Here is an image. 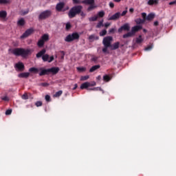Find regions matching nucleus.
<instances>
[{
  "mask_svg": "<svg viewBox=\"0 0 176 176\" xmlns=\"http://www.w3.org/2000/svg\"><path fill=\"white\" fill-rule=\"evenodd\" d=\"M9 52H11V53L14 56H21V57H23V58H25V57H28L29 54H31L32 53L31 52V50H25L24 48H14L12 50L10 49Z\"/></svg>",
  "mask_w": 176,
  "mask_h": 176,
  "instance_id": "nucleus-1",
  "label": "nucleus"
},
{
  "mask_svg": "<svg viewBox=\"0 0 176 176\" xmlns=\"http://www.w3.org/2000/svg\"><path fill=\"white\" fill-rule=\"evenodd\" d=\"M82 9L83 6H75L72 7L68 13L69 19H74V17H75L76 14H80Z\"/></svg>",
  "mask_w": 176,
  "mask_h": 176,
  "instance_id": "nucleus-2",
  "label": "nucleus"
},
{
  "mask_svg": "<svg viewBox=\"0 0 176 176\" xmlns=\"http://www.w3.org/2000/svg\"><path fill=\"white\" fill-rule=\"evenodd\" d=\"M79 38H80V36L79 35V34L78 32H74V33H72V34H70L67 35L65 38V41L73 42V41H78Z\"/></svg>",
  "mask_w": 176,
  "mask_h": 176,
  "instance_id": "nucleus-3",
  "label": "nucleus"
},
{
  "mask_svg": "<svg viewBox=\"0 0 176 176\" xmlns=\"http://www.w3.org/2000/svg\"><path fill=\"white\" fill-rule=\"evenodd\" d=\"M52 16V11L50 10H45L38 15V20H46Z\"/></svg>",
  "mask_w": 176,
  "mask_h": 176,
  "instance_id": "nucleus-4",
  "label": "nucleus"
},
{
  "mask_svg": "<svg viewBox=\"0 0 176 176\" xmlns=\"http://www.w3.org/2000/svg\"><path fill=\"white\" fill-rule=\"evenodd\" d=\"M49 41V34H45L41 36V38L37 42V46L38 47H43L45 46V42Z\"/></svg>",
  "mask_w": 176,
  "mask_h": 176,
  "instance_id": "nucleus-5",
  "label": "nucleus"
},
{
  "mask_svg": "<svg viewBox=\"0 0 176 176\" xmlns=\"http://www.w3.org/2000/svg\"><path fill=\"white\" fill-rule=\"evenodd\" d=\"M82 3L85 5H90L87 8V12H91V10H94L96 8V5L94 4V0H83Z\"/></svg>",
  "mask_w": 176,
  "mask_h": 176,
  "instance_id": "nucleus-6",
  "label": "nucleus"
},
{
  "mask_svg": "<svg viewBox=\"0 0 176 176\" xmlns=\"http://www.w3.org/2000/svg\"><path fill=\"white\" fill-rule=\"evenodd\" d=\"M113 38L111 36H107L103 38L102 43L105 47H111L112 45L111 44Z\"/></svg>",
  "mask_w": 176,
  "mask_h": 176,
  "instance_id": "nucleus-7",
  "label": "nucleus"
},
{
  "mask_svg": "<svg viewBox=\"0 0 176 176\" xmlns=\"http://www.w3.org/2000/svg\"><path fill=\"white\" fill-rule=\"evenodd\" d=\"M65 6V3L64 2H60L56 4V10L57 12H65V10H68V7L67 9H64V7Z\"/></svg>",
  "mask_w": 176,
  "mask_h": 176,
  "instance_id": "nucleus-8",
  "label": "nucleus"
},
{
  "mask_svg": "<svg viewBox=\"0 0 176 176\" xmlns=\"http://www.w3.org/2000/svg\"><path fill=\"white\" fill-rule=\"evenodd\" d=\"M142 19H144L145 21H151V20H153V19H155V14L150 13L148 14V16H146V13L142 12Z\"/></svg>",
  "mask_w": 176,
  "mask_h": 176,
  "instance_id": "nucleus-9",
  "label": "nucleus"
},
{
  "mask_svg": "<svg viewBox=\"0 0 176 176\" xmlns=\"http://www.w3.org/2000/svg\"><path fill=\"white\" fill-rule=\"evenodd\" d=\"M34 32V29L30 28L28 29L21 36V39H25V38H28L31 34Z\"/></svg>",
  "mask_w": 176,
  "mask_h": 176,
  "instance_id": "nucleus-10",
  "label": "nucleus"
},
{
  "mask_svg": "<svg viewBox=\"0 0 176 176\" xmlns=\"http://www.w3.org/2000/svg\"><path fill=\"white\" fill-rule=\"evenodd\" d=\"M122 31H130V25L125 23L118 29V32H122Z\"/></svg>",
  "mask_w": 176,
  "mask_h": 176,
  "instance_id": "nucleus-11",
  "label": "nucleus"
},
{
  "mask_svg": "<svg viewBox=\"0 0 176 176\" xmlns=\"http://www.w3.org/2000/svg\"><path fill=\"white\" fill-rule=\"evenodd\" d=\"M14 67L16 68V71H24V68H25L24 63L21 62H19L15 65Z\"/></svg>",
  "mask_w": 176,
  "mask_h": 176,
  "instance_id": "nucleus-12",
  "label": "nucleus"
},
{
  "mask_svg": "<svg viewBox=\"0 0 176 176\" xmlns=\"http://www.w3.org/2000/svg\"><path fill=\"white\" fill-rule=\"evenodd\" d=\"M49 69L50 74H52V75H56V74H58V72L60 71L59 67H52Z\"/></svg>",
  "mask_w": 176,
  "mask_h": 176,
  "instance_id": "nucleus-13",
  "label": "nucleus"
},
{
  "mask_svg": "<svg viewBox=\"0 0 176 176\" xmlns=\"http://www.w3.org/2000/svg\"><path fill=\"white\" fill-rule=\"evenodd\" d=\"M140 30H142V25H135L132 28L131 32L134 35V34H135V32H138V31H140Z\"/></svg>",
  "mask_w": 176,
  "mask_h": 176,
  "instance_id": "nucleus-14",
  "label": "nucleus"
},
{
  "mask_svg": "<svg viewBox=\"0 0 176 176\" xmlns=\"http://www.w3.org/2000/svg\"><path fill=\"white\" fill-rule=\"evenodd\" d=\"M91 85V83H90L89 82H85L80 85V89H81V90H83L85 89H87V88L90 87Z\"/></svg>",
  "mask_w": 176,
  "mask_h": 176,
  "instance_id": "nucleus-15",
  "label": "nucleus"
},
{
  "mask_svg": "<svg viewBox=\"0 0 176 176\" xmlns=\"http://www.w3.org/2000/svg\"><path fill=\"white\" fill-rule=\"evenodd\" d=\"M45 53H46V50L43 49L41 51L36 54V57H37V58H41V57H43V56H45Z\"/></svg>",
  "mask_w": 176,
  "mask_h": 176,
  "instance_id": "nucleus-16",
  "label": "nucleus"
},
{
  "mask_svg": "<svg viewBox=\"0 0 176 176\" xmlns=\"http://www.w3.org/2000/svg\"><path fill=\"white\" fill-rule=\"evenodd\" d=\"M120 18V12H117L112 15L109 20H118V19Z\"/></svg>",
  "mask_w": 176,
  "mask_h": 176,
  "instance_id": "nucleus-17",
  "label": "nucleus"
},
{
  "mask_svg": "<svg viewBox=\"0 0 176 176\" xmlns=\"http://www.w3.org/2000/svg\"><path fill=\"white\" fill-rule=\"evenodd\" d=\"M89 39L90 42H94V41H98L100 39V37H98V36L91 34L89 36Z\"/></svg>",
  "mask_w": 176,
  "mask_h": 176,
  "instance_id": "nucleus-18",
  "label": "nucleus"
},
{
  "mask_svg": "<svg viewBox=\"0 0 176 176\" xmlns=\"http://www.w3.org/2000/svg\"><path fill=\"white\" fill-rule=\"evenodd\" d=\"M8 16V12L5 10L0 11V19H5Z\"/></svg>",
  "mask_w": 176,
  "mask_h": 176,
  "instance_id": "nucleus-19",
  "label": "nucleus"
},
{
  "mask_svg": "<svg viewBox=\"0 0 176 176\" xmlns=\"http://www.w3.org/2000/svg\"><path fill=\"white\" fill-rule=\"evenodd\" d=\"M50 72H49V69H44L43 70H41V72L39 73V76H43L45 75H49Z\"/></svg>",
  "mask_w": 176,
  "mask_h": 176,
  "instance_id": "nucleus-20",
  "label": "nucleus"
},
{
  "mask_svg": "<svg viewBox=\"0 0 176 176\" xmlns=\"http://www.w3.org/2000/svg\"><path fill=\"white\" fill-rule=\"evenodd\" d=\"M101 66L100 65H96L91 67L89 69V72H94V71H97V69H100Z\"/></svg>",
  "mask_w": 176,
  "mask_h": 176,
  "instance_id": "nucleus-21",
  "label": "nucleus"
},
{
  "mask_svg": "<svg viewBox=\"0 0 176 176\" xmlns=\"http://www.w3.org/2000/svg\"><path fill=\"white\" fill-rule=\"evenodd\" d=\"M119 45H120V43L119 42H116L113 43L110 47H111V50H116L117 49H119Z\"/></svg>",
  "mask_w": 176,
  "mask_h": 176,
  "instance_id": "nucleus-22",
  "label": "nucleus"
},
{
  "mask_svg": "<svg viewBox=\"0 0 176 176\" xmlns=\"http://www.w3.org/2000/svg\"><path fill=\"white\" fill-rule=\"evenodd\" d=\"M135 42L138 45L144 42V38H142V36L140 35L138 37L136 38Z\"/></svg>",
  "mask_w": 176,
  "mask_h": 176,
  "instance_id": "nucleus-23",
  "label": "nucleus"
},
{
  "mask_svg": "<svg viewBox=\"0 0 176 176\" xmlns=\"http://www.w3.org/2000/svg\"><path fill=\"white\" fill-rule=\"evenodd\" d=\"M145 21H145L144 18H143V19L139 18V19H135L136 24H144L145 23Z\"/></svg>",
  "mask_w": 176,
  "mask_h": 176,
  "instance_id": "nucleus-24",
  "label": "nucleus"
},
{
  "mask_svg": "<svg viewBox=\"0 0 176 176\" xmlns=\"http://www.w3.org/2000/svg\"><path fill=\"white\" fill-rule=\"evenodd\" d=\"M30 76V73L25 72V73H21L19 74V78H28Z\"/></svg>",
  "mask_w": 176,
  "mask_h": 176,
  "instance_id": "nucleus-25",
  "label": "nucleus"
},
{
  "mask_svg": "<svg viewBox=\"0 0 176 176\" xmlns=\"http://www.w3.org/2000/svg\"><path fill=\"white\" fill-rule=\"evenodd\" d=\"M147 3L150 6H152V5H157V3H159V1H157V0H148Z\"/></svg>",
  "mask_w": 176,
  "mask_h": 176,
  "instance_id": "nucleus-26",
  "label": "nucleus"
},
{
  "mask_svg": "<svg viewBox=\"0 0 176 176\" xmlns=\"http://www.w3.org/2000/svg\"><path fill=\"white\" fill-rule=\"evenodd\" d=\"M25 24V21L23 18L19 19L17 22V25H20L21 27H23V25H24Z\"/></svg>",
  "mask_w": 176,
  "mask_h": 176,
  "instance_id": "nucleus-27",
  "label": "nucleus"
},
{
  "mask_svg": "<svg viewBox=\"0 0 176 176\" xmlns=\"http://www.w3.org/2000/svg\"><path fill=\"white\" fill-rule=\"evenodd\" d=\"M104 16H105V12H104L103 10L98 12L97 15H96L98 19V17L99 18H102V17H104Z\"/></svg>",
  "mask_w": 176,
  "mask_h": 176,
  "instance_id": "nucleus-28",
  "label": "nucleus"
},
{
  "mask_svg": "<svg viewBox=\"0 0 176 176\" xmlns=\"http://www.w3.org/2000/svg\"><path fill=\"white\" fill-rule=\"evenodd\" d=\"M133 35H134V34H133V32H128V33L124 34V35L122 36V38H130V37L133 36Z\"/></svg>",
  "mask_w": 176,
  "mask_h": 176,
  "instance_id": "nucleus-29",
  "label": "nucleus"
},
{
  "mask_svg": "<svg viewBox=\"0 0 176 176\" xmlns=\"http://www.w3.org/2000/svg\"><path fill=\"white\" fill-rule=\"evenodd\" d=\"M30 72H34V74H38L39 72V69L36 67H31L29 69Z\"/></svg>",
  "mask_w": 176,
  "mask_h": 176,
  "instance_id": "nucleus-30",
  "label": "nucleus"
},
{
  "mask_svg": "<svg viewBox=\"0 0 176 176\" xmlns=\"http://www.w3.org/2000/svg\"><path fill=\"white\" fill-rule=\"evenodd\" d=\"M103 80L104 82H109V80H111V76L107 74L104 75L103 76Z\"/></svg>",
  "mask_w": 176,
  "mask_h": 176,
  "instance_id": "nucleus-31",
  "label": "nucleus"
},
{
  "mask_svg": "<svg viewBox=\"0 0 176 176\" xmlns=\"http://www.w3.org/2000/svg\"><path fill=\"white\" fill-rule=\"evenodd\" d=\"M101 27H104V20L102 19L96 25V28H101Z\"/></svg>",
  "mask_w": 176,
  "mask_h": 176,
  "instance_id": "nucleus-32",
  "label": "nucleus"
},
{
  "mask_svg": "<svg viewBox=\"0 0 176 176\" xmlns=\"http://www.w3.org/2000/svg\"><path fill=\"white\" fill-rule=\"evenodd\" d=\"M42 59L44 62L49 61V54H45L42 56Z\"/></svg>",
  "mask_w": 176,
  "mask_h": 176,
  "instance_id": "nucleus-33",
  "label": "nucleus"
},
{
  "mask_svg": "<svg viewBox=\"0 0 176 176\" xmlns=\"http://www.w3.org/2000/svg\"><path fill=\"white\" fill-rule=\"evenodd\" d=\"M89 21H97V20H98V16H91L90 18H89Z\"/></svg>",
  "mask_w": 176,
  "mask_h": 176,
  "instance_id": "nucleus-34",
  "label": "nucleus"
},
{
  "mask_svg": "<svg viewBox=\"0 0 176 176\" xmlns=\"http://www.w3.org/2000/svg\"><path fill=\"white\" fill-rule=\"evenodd\" d=\"M72 2L74 5H78L80 3H83V1L81 0H72Z\"/></svg>",
  "mask_w": 176,
  "mask_h": 176,
  "instance_id": "nucleus-35",
  "label": "nucleus"
},
{
  "mask_svg": "<svg viewBox=\"0 0 176 176\" xmlns=\"http://www.w3.org/2000/svg\"><path fill=\"white\" fill-rule=\"evenodd\" d=\"M151 49H153V45H150L147 46V47L144 49V50H145L146 52H149V51H151Z\"/></svg>",
  "mask_w": 176,
  "mask_h": 176,
  "instance_id": "nucleus-36",
  "label": "nucleus"
},
{
  "mask_svg": "<svg viewBox=\"0 0 176 176\" xmlns=\"http://www.w3.org/2000/svg\"><path fill=\"white\" fill-rule=\"evenodd\" d=\"M77 71L78 72H86V67H77Z\"/></svg>",
  "mask_w": 176,
  "mask_h": 176,
  "instance_id": "nucleus-37",
  "label": "nucleus"
},
{
  "mask_svg": "<svg viewBox=\"0 0 176 176\" xmlns=\"http://www.w3.org/2000/svg\"><path fill=\"white\" fill-rule=\"evenodd\" d=\"M63 94V91H58L54 95V97H60Z\"/></svg>",
  "mask_w": 176,
  "mask_h": 176,
  "instance_id": "nucleus-38",
  "label": "nucleus"
},
{
  "mask_svg": "<svg viewBox=\"0 0 176 176\" xmlns=\"http://www.w3.org/2000/svg\"><path fill=\"white\" fill-rule=\"evenodd\" d=\"M107 34V30H103L100 32V36H105Z\"/></svg>",
  "mask_w": 176,
  "mask_h": 176,
  "instance_id": "nucleus-39",
  "label": "nucleus"
},
{
  "mask_svg": "<svg viewBox=\"0 0 176 176\" xmlns=\"http://www.w3.org/2000/svg\"><path fill=\"white\" fill-rule=\"evenodd\" d=\"M22 100H28V94L27 93H25L21 96Z\"/></svg>",
  "mask_w": 176,
  "mask_h": 176,
  "instance_id": "nucleus-40",
  "label": "nucleus"
},
{
  "mask_svg": "<svg viewBox=\"0 0 176 176\" xmlns=\"http://www.w3.org/2000/svg\"><path fill=\"white\" fill-rule=\"evenodd\" d=\"M40 85L43 86V87H47L50 86V84H49L47 82H42V83H41Z\"/></svg>",
  "mask_w": 176,
  "mask_h": 176,
  "instance_id": "nucleus-41",
  "label": "nucleus"
},
{
  "mask_svg": "<svg viewBox=\"0 0 176 176\" xmlns=\"http://www.w3.org/2000/svg\"><path fill=\"white\" fill-rule=\"evenodd\" d=\"M89 76H81L80 80H87V79H89Z\"/></svg>",
  "mask_w": 176,
  "mask_h": 176,
  "instance_id": "nucleus-42",
  "label": "nucleus"
},
{
  "mask_svg": "<svg viewBox=\"0 0 176 176\" xmlns=\"http://www.w3.org/2000/svg\"><path fill=\"white\" fill-rule=\"evenodd\" d=\"M35 105H36V107H42L43 103H42L41 101H37V102L35 103Z\"/></svg>",
  "mask_w": 176,
  "mask_h": 176,
  "instance_id": "nucleus-43",
  "label": "nucleus"
},
{
  "mask_svg": "<svg viewBox=\"0 0 176 176\" xmlns=\"http://www.w3.org/2000/svg\"><path fill=\"white\" fill-rule=\"evenodd\" d=\"M72 26L71 25V23H67L66 24L65 28H66V30L68 31V30H71V28H72Z\"/></svg>",
  "mask_w": 176,
  "mask_h": 176,
  "instance_id": "nucleus-44",
  "label": "nucleus"
},
{
  "mask_svg": "<svg viewBox=\"0 0 176 176\" xmlns=\"http://www.w3.org/2000/svg\"><path fill=\"white\" fill-rule=\"evenodd\" d=\"M29 12H30L29 10H25V11L22 10V11H21L22 16H25V14H28Z\"/></svg>",
  "mask_w": 176,
  "mask_h": 176,
  "instance_id": "nucleus-45",
  "label": "nucleus"
},
{
  "mask_svg": "<svg viewBox=\"0 0 176 176\" xmlns=\"http://www.w3.org/2000/svg\"><path fill=\"white\" fill-rule=\"evenodd\" d=\"M108 47H105L102 49V52L103 53H108Z\"/></svg>",
  "mask_w": 176,
  "mask_h": 176,
  "instance_id": "nucleus-46",
  "label": "nucleus"
},
{
  "mask_svg": "<svg viewBox=\"0 0 176 176\" xmlns=\"http://www.w3.org/2000/svg\"><path fill=\"white\" fill-rule=\"evenodd\" d=\"M6 115H12V109H8L6 111Z\"/></svg>",
  "mask_w": 176,
  "mask_h": 176,
  "instance_id": "nucleus-47",
  "label": "nucleus"
},
{
  "mask_svg": "<svg viewBox=\"0 0 176 176\" xmlns=\"http://www.w3.org/2000/svg\"><path fill=\"white\" fill-rule=\"evenodd\" d=\"M91 61H94V63H96L97 60H98V57L97 56H94L93 58H91Z\"/></svg>",
  "mask_w": 176,
  "mask_h": 176,
  "instance_id": "nucleus-48",
  "label": "nucleus"
},
{
  "mask_svg": "<svg viewBox=\"0 0 176 176\" xmlns=\"http://www.w3.org/2000/svg\"><path fill=\"white\" fill-rule=\"evenodd\" d=\"M45 100H46L47 102H50V96L46 95V96H45Z\"/></svg>",
  "mask_w": 176,
  "mask_h": 176,
  "instance_id": "nucleus-49",
  "label": "nucleus"
},
{
  "mask_svg": "<svg viewBox=\"0 0 176 176\" xmlns=\"http://www.w3.org/2000/svg\"><path fill=\"white\" fill-rule=\"evenodd\" d=\"M1 100H3V101H9V97L8 96L2 97Z\"/></svg>",
  "mask_w": 176,
  "mask_h": 176,
  "instance_id": "nucleus-50",
  "label": "nucleus"
},
{
  "mask_svg": "<svg viewBox=\"0 0 176 176\" xmlns=\"http://www.w3.org/2000/svg\"><path fill=\"white\" fill-rule=\"evenodd\" d=\"M54 56H50V59H48L49 63H52V61H54Z\"/></svg>",
  "mask_w": 176,
  "mask_h": 176,
  "instance_id": "nucleus-51",
  "label": "nucleus"
},
{
  "mask_svg": "<svg viewBox=\"0 0 176 176\" xmlns=\"http://www.w3.org/2000/svg\"><path fill=\"white\" fill-rule=\"evenodd\" d=\"M4 3H8V1L7 0H0L1 5H3Z\"/></svg>",
  "mask_w": 176,
  "mask_h": 176,
  "instance_id": "nucleus-52",
  "label": "nucleus"
},
{
  "mask_svg": "<svg viewBox=\"0 0 176 176\" xmlns=\"http://www.w3.org/2000/svg\"><path fill=\"white\" fill-rule=\"evenodd\" d=\"M80 14L81 17H85L86 16V14L85 12H83V11H82V10L80 12Z\"/></svg>",
  "mask_w": 176,
  "mask_h": 176,
  "instance_id": "nucleus-53",
  "label": "nucleus"
},
{
  "mask_svg": "<svg viewBox=\"0 0 176 176\" xmlns=\"http://www.w3.org/2000/svg\"><path fill=\"white\" fill-rule=\"evenodd\" d=\"M126 14H127V10L123 11L122 14H120V16H126Z\"/></svg>",
  "mask_w": 176,
  "mask_h": 176,
  "instance_id": "nucleus-54",
  "label": "nucleus"
},
{
  "mask_svg": "<svg viewBox=\"0 0 176 176\" xmlns=\"http://www.w3.org/2000/svg\"><path fill=\"white\" fill-rule=\"evenodd\" d=\"M109 34H113L115 32V28H111L109 31Z\"/></svg>",
  "mask_w": 176,
  "mask_h": 176,
  "instance_id": "nucleus-55",
  "label": "nucleus"
},
{
  "mask_svg": "<svg viewBox=\"0 0 176 176\" xmlns=\"http://www.w3.org/2000/svg\"><path fill=\"white\" fill-rule=\"evenodd\" d=\"M109 6H110V8H115V4L112 2H110L109 3Z\"/></svg>",
  "mask_w": 176,
  "mask_h": 176,
  "instance_id": "nucleus-56",
  "label": "nucleus"
},
{
  "mask_svg": "<svg viewBox=\"0 0 176 176\" xmlns=\"http://www.w3.org/2000/svg\"><path fill=\"white\" fill-rule=\"evenodd\" d=\"M154 25H155V27H157V25H159V21H155L154 22Z\"/></svg>",
  "mask_w": 176,
  "mask_h": 176,
  "instance_id": "nucleus-57",
  "label": "nucleus"
},
{
  "mask_svg": "<svg viewBox=\"0 0 176 176\" xmlns=\"http://www.w3.org/2000/svg\"><path fill=\"white\" fill-rule=\"evenodd\" d=\"M111 25V23H104V27L106 28H107V27H109Z\"/></svg>",
  "mask_w": 176,
  "mask_h": 176,
  "instance_id": "nucleus-58",
  "label": "nucleus"
},
{
  "mask_svg": "<svg viewBox=\"0 0 176 176\" xmlns=\"http://www.w3.org/2000/svg\"><path fill=\"white\" fill-rule=\"evenodd\" d=\"M130 13H134V8H131L129 9Z\"/></svg>",
  "mask_w": 176,
  "mask_h": 176,
  "instance_id": "nucleus-59",
  "label": "nucleus"
},
{
  "mask_svg": "<svg viewBox=\"0 0 176 176\" xmlns=\"http://www.w3.org/2000/svg\"><path fill=\"white\" fill-rule=\"evenodd\" d=\"M78 89V84L74 85V87L73 88V90H76Z\"/></svg>",
  "mask_w": 176,
  "mask_h": 176,
  "instance_id": "nucleus-60",
  "label": "nucleus"
},
{
  "mask_svg": "<svg viewBox=\"0 0 176 176\" xmlns=\"http://www.w3.org/2000/svg\"><path fill=\"white\" fill-rule=\"evenodd\" d=\"M175 3H176V1H174L170 2V3H169V5H175Z\"/></svg>",
  "mask_w": 176,
  "mask_h": 176,
  "instance_id": "nucleus-61",
  "label": "nucleus"
},
{
  "mask_svg": "<svg viewBox=\"0 0 176 176\" xmlns=\"http://www.w3.org/2000/svg\"><path fill=\"white\" fill-rule=\"evenodd\" d=\"M96 79H97L98 80H101V76H98L96 78Z\"/></svg>",
  "mask_w": 176,
  "mask_h": 176,
  "instance_id": "nucleus-62",
  "label": "nucleus"
},
{
  "mask_svg": "<svg viewBox=\"0 0 176 176\" xmlns=\"http://www.w3.org/2000/svg\"><path fill=\"white\" fill-rule=\"evenodd\" d=\"M122 0H113L114 2H120Z\"/></svg>",
  "mask_w": 176,
  "mask_h": 176,
  "instance_id": "nucleus-63",
  "label": "nucleus"
},
{
  "mask_svg": "<svg viewBox=\"0 0 176 176\" xmlns=\"http://www.w3.org/2000/svg\"><path fill=\"white\" fill-rule=\"evenodd\" d=\"M90 86H96V82H94L93 84H91Z\"/></svg>",
  "mask_w": 176,
  "mask_h": 176,
  "instance_id": "nucleus-64",
  "label": "nucleus"
}]
</instances>
